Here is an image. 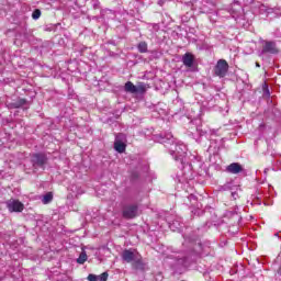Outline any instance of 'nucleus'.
<instances>
[{
    "label": "nucleus",
    "mask_w": 281,
    "mask_h": 281,
    "mask_svg": "<svg viewBox=\"0 0 281 281\" xmlns=\"http://www.w3.org/2000/svg\"><path fill=\"white\" fill-rule=\"evenodd\" d=\"M126 136L124 134H117L114 140V149L116 153H124L126 150Z\"/></svg>",
    "instance_id": "6e6552de"
},
{
    "label": "nucleus",
    "mask_w": 281,
    "mask_h": 281,
    "mask_svg": "<svg viewBox=\"0 0 281 281\" xmlns=\"http://www.w3.org/2000/svg\"><path fill=\"white\" fill-rule=\"evenodd\" d=\"M194 214H198V216H201V214H203V211H201V210L195 211Z\"/></svg>",
    "instance_id": "cd10ccee"
},
{
    "label": "nucleus",
    "mask_w": 281,
    "mask_h": 281,
    "mask_svg": "<svg viewBox=\"0 0 281 281\" xmlns=\"http://www.w3.org/2000/svg\"><path fill=\"white\" fill-rule=\"evenodd\" d=\"M123 262L131 263L133 269L137 271H144L146 263L142 260V255L136 249H125L121 254Z\"/></svg>",
    "instance_id": "f03ea898"
},
{
    "label": "nucleus",
    "mask_w": 281,
    "mask_h": 281,
    "mask_svg": "<svg viewBox=\"0 0 281 281\" xmlns=\"http://www.w3.org/2000/svg\"><path fill=\"white\" fill-rule=\"evenodd\" d=\"M256 67H260V64L257 63V64H256Z\"/></svg>",
    "instance_id": "72a5a7b5"
},
{
    "label": "nucleus",
    "mask_w": 281,
    "mask_h": 281,
    "mask_svg": "<svg viewBox=\"0 0 281 281\" xmlns=\"http://www.w3.org/2000/svg\"><path fill=\"white\" fill-rule=\"evenodd\" d=\"M227 172H231V175H239V172H243V166L238 162H233L226 168Z\"/></svg>",
    "instance_id": "2eb2a0df"
},
{
    "label": "nucleus",
    "mask_w": 281,
    "mask_h": 281,
    "mask_svg": "<svg viewBox=\"0 0 281 281\" xmlns=\"http://www.w3.org/2000/svg\"><path fill=\"white\" fill-rule=\"evenodd\" d=\"M41 10L40 9H35L34 11H33V13H32V19L34 20V21H38V19H41Z\"/></svg>",
    "instance_id": "4be33fe9"
},
{
    "label": "nucleus",
    "mask_w": 281,
    "mask_h": 281,
    "mask_svg": "<svg viewBox=\"0 0 281 281\" xmlns=\"http://www.w3.org/2000/svg\"><path fill=\"white\" fill-rule=\"evenodd\" d=\"M278 46H276V42L266 41L263 42L261 54H278Z\"/></svg>",
    "instance_id": "1a4fd4ad"
},
{
    "label": "nucleus",
    "mask_w": 281,
    "mask_h": 281,
    "mask_svg": "<svg viewBox=\"0 0 281 281\" xmlns=\"http://www.w3.org/2000/svg\"><path fill=\"white\" fill-rule=\"evenodd\" d=\"M75 194H80V191H76Z\"/></svg>",
    "instance_id": "473e14b6"
},
{
    "label": "nucleus",
    "mask_w": 281,
    "mask_h": 281,
    "mask_svg": "<svg viewBox=\"0 0 281 281\" xmlns=\"http://www.w3.org/2000/svg\"><path fill=\"white\" fill-rule=\"evenodd\" d=\"M138 4L139 2L137 1L130 2V12H127V14H131V16H133L135 14V9L133 8H137Z\"/></svg>",
    "instance_id": "aec40b11"
},
{
    "label": "nucleus",
    "mask_w": 281,
    "mask_h": 281,
    "mask_svg": "<svg viewBox=\"0 0 281 281\" xmlns=\"http://www.w3.org/2000/svg\"><path fill=\"white\" fill-rule=\"evenodd\" d=\"M137 49L140 54H146V52H148V44L146 42H140L137 45Z\"/></svg>",
    "instance_id": "6ab92c4d"
},
{
    "label": "nucleus",
    "mask_w": 281,
    "mask_h": 281,
    "mask_svg": "<svg viewBox=\"0 0 281 281\" xmlns=\"http://www.w3.org/2000/svg\"><path fill=\"white\" fill-rule=\"evenodd\" d=\"M227 190L231 191L232 198L234 200L238 199V192H236V190H238V187L234 186V182H227L224 186L220 187V191L222 192H227Z\"/></svg>",
    "instance_id": "9b49d317"
},
{
    "label": "nucleus",
    "mask_w": 281,
    "mask_h": 281,
    "mask_svg": "<svg viewBox=\"0 0 281 281\" xmlns=\"http://www.w3.org/2000/svg\"><path fill=\"white\" fill-rule=\"evenodd\" d=\"M236 5H239V4H238V1L235 0L233 3V8H236Z\"/></svg>",
    "instance_id": "c85d7f7f"
},
{
    "label": "nucleus",
    "mask_w": 281,
    "mask_h": 281,
    "mask_svg": "<svg viewBox=\"0 0 281 281\" xmlns=\"http://www.w3.org/2000/svg\"><path fill=\"white\" fill-rule=\"evenodd\" d=\"M15 109H21V106H25V99H19L15 103H14Z\"/></svg>",
    "instance_id": "b1692460"
},
{
    "label": "nucleus",
    "mask_w": 281,
    "mask_h": 281,
    "mask_svg": "<svg viewBox=\"0 0 281 281\" xmlns=\"http://www.w3.org/2000/svg\"><path fill=\"white\" fill-rule=\"evenodd\" d=\"M162 142L166 144L167 148H169V153L175 161H180L182 166V181H192V179H194V170L203 166L201 157L190 155L189 160L191 162H187L188 159H186V157L188 155V146L181 142H177L171 133H168Z\"/></svg>",
    "instance_id": "f257e3e1"
},
{
    "label": "nucleus",
    "mask_w": 281,
    "mask_h": 281,
    "mask_svg": "<svg viewBox=\"0 0 281 281\" xmlns=\"http://www.w3.org/2000/svg\"><path fill=\"white\" fill-rule=\"evenodd\" d=\"M32 164H33V166H38L40 168H43V166H45V164H47V155L33 154Z\"/></svg>",
    "instance_id": "9d476101"
},
{
    "label": "nucleus",
    "mask_w": 281,
    "mask_h": 281,
    "mask_svg": "<svg viewBox=\"0 0 281 281\" xmlns=\"http://www.w3.org/2000/svg\"><path fill=\"white\" fill-rule=\"evenodd\" d=\"M126 93H145L146 92V83L140 82L138 85H134L131 81H127L124 86Z\"/></svg>",
    "instance_id": "0eeeda50"
},
{
    "label": "nucleus",
    "mask_w": 281,
    "mask_h": 281,
    "mask_svg": "<svg viewBox=\"0 0 281 281\" xmlns=\"http://www.w3.org/2000/svg\"><path fill=\"white\" fill-rule=\"evenodd\" d=\"M87 258H88V257H87V252L82 251V252L79 255V258H77L78 265H85Z\"/></svg>",
    "instance_id": "412c9836"
},
{
    "label": "nucleus",
    "mask_w": 281,
    "mask_h": 281,
    "mask_svg": "<svg viewBox=\"0 0 281 281\" xmlns=\"http://www.w3.org/2000/svg\"><path fill=\"white\" fill-rule=\"evenodd\" d=\"M52 201H54V193H52V192H47L46 194H44L42 196V203L44 205L52 203Z\"/></svg>",
    "instance_id": "a211bd4d"
},
{
    "label": "nucleus",
    "mask_w": 281,
    "mask_h": 281,
    "mask_svg": "<svg viewBox=\"0 0 281 281\" xmlns=\"http://www.w3.org/2000/svg\"><path fill=\"white\" fill-rule=\"evenodd\" d=\"M9 212H21L24 205L19 200L11 199L7 202Z\"/></svg>",
    "instance_id": "f8f14e48"
},
{
    "label": "nucleus",
    "mask_w": 281,
    "mask_h": 281,
    "mask_svg": "<svg viewBox=\"0 0 281 281\" xmlns=\"http://www.w3.org/2000/svg\"><path fill=\"white\" fill-rule=\"evenodd\" d=\"M182 245L183 247L192 249V254L195 256H203V254H207V248L203 246L198 238L194 239L192 237H186Z\"/></svg>",
    "instance_id": "20e7f679"
},
{
    "label": "nucleus",
    "mask_w": 281,
    "mask_h": 281,
    "mask_svg": "<svg viewBox=\"0 0 281 281\" xmlns=\"http://www.w3.org/2000/svg\"><path fill=\"white\" fill-rule=\"evenodd\" d=\"M200 136L201 137H206V139H210L211 145L209 146V150H212V144H214V142H215V145L213 146V148H217L216 139H214V137H216V134H214V131H212V130H210L209 132L207 131H201Z\"/></svg>",
    "instance_id": "ddd939ff"
},
{
    "label": "nucleus",
    "mask_w": 281,
    "mask_h": 281,
    "mask_svg": "<svg viewBox=\"0 0 281 281\" xmlns=\"http://www.w3.org/2000/svg\"><path fill=\"white\" fill-rule=\"evenodd\" d=\"M90 5H92L93 10H100V0H90Z\"/></svg>",
    "instance_id": "5701e85b"
},
{
    "label": "nucleus",
    "mask_w": 281,
    "mask_h": 281,
    "mask_svg": "<svg viewBox=\"0 0 281 281\" xmlns=\"http://www.w3.org/2000/svg\"><path fill=\"white\" fill-rule=\"evenodd\" d=\"M188 199L189 201H196V196L194 194H190Z\"/></svg>",
    "instance_id": "bb28decb"
},
{
    "label": "nucleus",
    "mask_w": 281,
    "mask_h": 281,
    "mask_svg": "<svg viewBox=\"0 0 281 281\" xmlns=\"http://www.w3.org/2000/svg\"><path fill=\"white\" fill-rule=\"evenodd\" d=\"M256 199H257V202L255 203H257V205H262V201H260L262 199V194H258Z\"/></svg>",
    "instance_id": "393cba45"
},
{
    "label": "nucleus",
    "mask_w": 281,
    "mask_h": 281,
    "mask_svg": "<svg viewBox=\"0 0 281 281\" xmlns=\"http://www.w3.org/2000/svg\"><path fill=\"white\" fill-rule=\"evenodd\" d=\"M182 63L184 67H192L194 65V55H192L191 53H186L182 56Z\"/></svg>",
    "instance_id": "dca6fc26"
},
{
    "label": "nucleus",
    "mask_w": 281,
    "mask_h": 281,
    "mask_svg": "<svg viewBox=\"0 0 281 281\" xmlns=\"http://www.w3.org/2000/svg\"><path fill=\"white\" fill-rule=\"evenodd\" d=\"M86 1L89 0H76L77 5H85Z\"/></svg>",
    "instance_id": "a878e982"
},
{
    "label": "nucleus",
    "mask_w": 281,
    "mask_h": 281,
    "mask_svg": "<svg viewBox=\"0 0 281 281\" xmlns=\"http://www.w3.org/2000/svg\"><path fill=\"white\" fill-rule=\"evenodd\" d=\"M267 172H269V168L265 169V175H267Z\"/></svg>",
    "instance_id": "7c9ffc66"
},
{
    "label": "nucleus",
    "mask_w": 281,
    "mask_h": 281,
    "mask_svg": "<svg viewBox=\"0 0 281 281\" xmlns=\"http://www.w3.org/2000/svg\"><path fill=\"white\" fill-rule=\"evenodd\" d=\"M274 236H277L278 238H280V233L274 234Z\"/></svg>",
    "instance_id": "2f4dec72"
},
{
    "label": "nucleus",
    "mask_w": 281,
    "mask_h": 281,
    "mask_svg": "<svg viewBox=\"0 0 281 281\" xmlns=\"http://www.w3.org/2000/svg\"><path fill=\"white\" fill-rule=\"evenodd\" d=\"M105 14H111V10H106V11H105Z\"/></svg>",
    "instance_id": "c756f323"
},
{
    "label": "nucleus",
    "mask_w": 281,
    "mask_h": 281,
    "mask_svg": "<svg viewBox=\"0 0 281 281\" xmlns=\"http://www.w3.org/2000/svg\"><path fill=\"white\" fill-rule=\"evenodd\" d=\"M229 70V64H227V60L220 59L214 68L215 76H218V78H225L227 76V71Z\"/></svg>",
    "instance_id": "423d86ee"
},
{
    "label": "nucleus",
    "mask_w": 281,
    "mask_h": 281,
    "mask_svg": "<svg viewBox=\"0 0 281 281\" xmlns=\"http://www.w3.org/2000/svg\"><path fill=\"white\" fill-rule=\"evenodd\" d=\"M88 281H108L109 280V272H103L100 276L90 273L87 277Z\"/></svg>",
    "instance_id": "4468645a"
},
{
    "label": "nucleus",
    "mask_w": 281,
    "mask_h": 281,
    "mask_svg": "<svg viewBox=\"0 0 281 281\" xmlns=\"http://www.w3.org/2000/svg\"><path fill=\"white\" fill-rule=\"evenodd\" d=\"M123 218H136L139 216V205L137 204H126L123 207Z\"/></svg>",
    "instance_id": "39448f33"
},
{
    "label": "nucleus",
    "mask_w": 281,
    "mask_h": 281,
    "mask_svg": "<svg viewBox=\"0 0 281 281\" xmlns=\"http://www.w3.org/2000/svg\"><path fill=\"white\" fill-rule=\"evenodd\" d=\"M167 258L175 260L172 263V269L176 271V273H183V271L190 267V254L187 251L172 252L171 255L167 256Z\"/></svg>",
    "instance_id": "7ed1b4c3"
},
{
    "label": "nucleus",
    "mask_w": 281,
    "mask_h": 281,
    "mask_svg": "<svg viewBox=\"0 0 281 281\" xmlns=\"http://www.w3.org/2000/svg\"><path fill=\"white\" fill-rule=\"evenodd\" d=\"M169 228L171 232H181V229H183V223H181L179 220H176L172 223H169Z\"/></svg>",
    "instance_id": "f3484780"
}]
</instances>
